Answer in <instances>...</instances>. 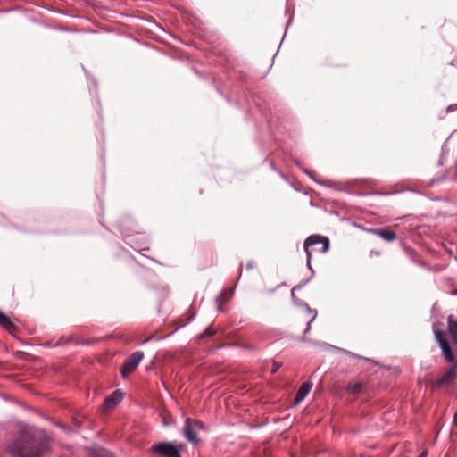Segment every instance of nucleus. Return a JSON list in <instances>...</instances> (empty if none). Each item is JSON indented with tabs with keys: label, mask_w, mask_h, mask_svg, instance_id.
Segmentation results:
<instances>
[{
	"label": "nucleus",
	"mask_w": 457,
	"mask_h": 457,
	"mask_svg": "<svg viewBox=\"0 0 457 457\" xmlns=\"http://www.w3.org/2000/svg\"><path fill=\"white\" fill-rule=\"evenodd\" d=\"M50 438L41 432L15 441L11 446L13 457H41L49 449Z\"/></svg>",
	"instance_id": "obj_1"
},
{
	"label": "nucleus",
	"mask_w": 457,
	"mask_h": 457,
	"mask_svg": "<svg viewBox=\"0 0 457 457\" xmlns=\"http://www.w3.org/2000/svg\"><path fill=\"white\" fill-rule=\"evenodd\" d=\"M151 451L163 457H182V445L176 442H158L152 445Z\"/></svg>",
	"instance_id": "obj_2"
},
{
	"label": "nucleus",
	"mask_w": 457,
	"mask_h": 457,
	"mask_svg": "<svg viewBox=\"0 0 457 457\" xmlns=\"http://www.w3.org/2000/svg\"><path fill=\"white\" fill-rule=\"evenodd\" d=\"M203 427L204 424L200 420L187 418L183 428V436L188 442L196 444L199 442V438L197 436L195 428Z\"/></svg>",
	"instance_id": "obj_3"
},
{
	"label": "nucleus",
	"mask_w": 457,
	"mask_h": 457,
	"mask_svg": "<svg viewBox=\"0 0 457 457\" xmlns=\"http://www.w3.org/2000/svg\"><path fill=\"white\" fill-rule=\"evenodd\" d=\"M143 358L144 353L141 351L134 352L129 358H127L120 369L122 378H127V376L138 366Z\"/></svg>",
	"instance_id": "obj_4"
},
{
	"label": "nucleus",
	"mask_w": 457,
	"mask_h": 457,
	"mask_svg": "<svg viewBox=\"0 0 457 457\" xmlns=\"http://www.w3.org/2000/svg\"><path fill=\"white\" fill-rule=\"evenodd\" d=\"M457 377V363H454L440 378L436 381V386H441L451 384Z\"/></svg>",
	"instance_id": "obj_5"
},
{
	"label": "nucleus",
	"mask_w": 457,
	"mask_h": 457,
	"mask_svg": "<svg viewBox=\"0 0 457 457\" xmlns=\"http://www.w3.org/2000/svg\"><path fill=\"white\" fill-rule=\"evenodd\" d=\"M323 345H324L325 349H331V350H333L337 353H345V354H347V355H349L351 357L357 358L359 360H363V361H370V362L373 361V360H371L370 358H368V357L357 354L355 353H353L351 351H348V350H345V349H343V348H340V347H337V346H334V345H329V344H324Z\"/></svg>",
	"instance_id": "obj_6"
},
{
	"label": "nucleus",
	"mask_w": 457,
	"mask_h": 457,
	"mask_svg": "<svg viewBox=\"0 0 457 457\" xmlns=\"http://www.w3.org/2000/svg\"><path fill=\"white\" fill-rule=\"evenodd\" d=\"M312 387V383L305 382L301 385L298 391L296 392L294 403L295 404H298L303 402L305 397L309 395L311 389Z\"/></svg>",
	"instance_id": "obj_7"
},
{
	"label": "nucleus",
	"mask_w": 457,
	"mask_h": 457,
	"mask_svg": "<svg viewBox=\"0 0 457 457\" xmlns=\"http://www.w3.org/2000/svg\"><path fill=\"white\" fill-rule=\"evenodd\" d=\"M123 397V394L120 390H115L104 400V404L107 408H113L116 406Z\"/></svg>",
	"instance_id": "obj_8"
},
{
	"label": "nucleus",
	"mask_w": 457,
	"mask_h": 457,
	"mask_svg": "<svg viewBox=\"0 0 457 457\" xmlns=\"http://www.w3.org/2000/svg\"><path fill=\"white\" fill-rule=\"evenodd\" d=\"M125 240L126 243L136 251L140 252L149 250L148 246L145 245L143 243L139 242L137 238L133 237L130 235H126Z\"/></svg>",
	"instance_id": "obj_9"
},
{
	"label": "nucleus",
	"mask_w": 457,
	"mask_h": 457,
	"mask_svg": "<svg viewBox=\"0 0 457 457\" xmlns=\"http://www.w3.org/2000/svg\"><path fill=\"white\" fill-rule=\"evenodd\" d=\"M372 231L376 235L379 236L381 238H383L384 240H386L387 242H391V241L395 240L396 237L395 233L393 230L388 229V228L372 229Z\"/></svg>",
	"instance_id": "obj_10"
},
{
	"label": "nucleus",
	"mask_w": 457,
	"mask_h": 457,
	"mask_svg": "<svg viewBox=\"0 0 457 457\" xmlns=\"http://www.w3.org/2000/svg\"><path fill=\"white\" fill-rule=\"evenodd\" d=\"M445 359L449 362L454 361V355L453 353L451 345L448 341L443 342L440 345Z\"/></svg>",
	"instance_id": "obj_11"
},
{
	"label": "nucleus",
	"mask_w": 457,
	"mask_h": 457,
	"mask_svg": "<svg viewBox=\"0 0 457 457\" xmlns=\"http://www.w3.org/2000/svg\"><path fill=\"white\" fill-rule=\"evenodd\" d=\"M0 326H2L4 328H5L10 333H12V329L15 328L14 323L2 311H0Z\"/></svg>",
	"instance_id": "obj_12"
},
{
	"label": "nucleus",
	"mask_w": 457,
	"mask_h": 457,
	"mask_svg": "<svg viewBox=\"0 0 457 457\" xmlns=\"http://www.w3.org/2000/svg\"><path fill=\"white\" fill-rule=\"evenodd\" d=\"M315 239V237H308L303 243V249L306 254V261L311 262L312 261V253L310 251V247L312 245H317V242Z\"/></svg>",
	"instance_id": "obj_13"
},
{
	"label": "nucleus",
	"mask_w": 457,
	"mask_h": 457,
	"mask_svg": "<svg viewBox=\"0 0 457 457\" xmlns=\"http://www.w3.org/2000/svg\"><path fill=\"white\" fill-rule=\"evenodd\" d=\"M448 330L451 334L453 340L457 344V320H454L453 316L450 315L447 319Z\"/></svg>",
	"instance_id": "obj_14"
},
{
	"label": "nucleus",
	"mask_w": 457,
	"mask_h": 457,
	"mask_svg": "<svg viewBox=\"0 0 457 457\" xmlns=\"http://www.w3.org/2000/svg\"><path fill=\"white\" fill-rule=\"evenodd\" d=\"M310 237H315V239L317 242V245L318 244H321L322 245V249L320 250V253H326L328 252L329 250V247H330V242H329V239L328 237H321L320 235H311Z\"/></svg>",
	"instance_id": "obj_15"
},
{
	"label": "nucleus",
	"mask_w": 457,
	"mask_h": 457,
	"mask_svg": "<svg viewBox=\"0 0 457 457\" xmlns=\"http://www.w3.org/2000/svg\"><path fill=\"white\" fill-rule=\"evenodd\" d=\"M234 289H230L228 292L226 290H222L218 296L215 298V302L219 303L221 299L225 301L228 300L233 295Z\"/></svg>",
	"instance_id": "obj_16"
},
{
	"label": "nucleus",
	"mask_w": 457,
	"mask_h": 457,
	"mask_svg": "<svg viewBox=\"0 0 457 457\" xmlns=\"http://www.w3.org/2000/svg\"><path fill=\"white\" fill-rule=\"evenodd\" d=\"M295 164L301 169V170L305 173L311 179H312L313 181H315L316 183L318 184H320V185H325V183H321V182H319L312 175V173L307 170L306 168L303 167L299 162L295 161ZM327 187H328V184H326Z\"/></svg>",
	"instance_id": "obj_17"
},
{
	"label": "nucleus",
	"mask_w": 457,
	"mask_h": 457,
	"mask_svg": "<svg viewBox=\"0 0 457 457\" xmlns=\"http://www.w3.org/2000/svg\"><path fill=\"white\" fill-rule=\"evenodd\" d=\"M347 390L352 394H359L361 390V385L360 383L349 385Z\"/></svg>",
	"instance_id": "obj_18"
},
{
	"label": "nucleus",
	"mask_w": 457,
	"mask_h": 457,
	"mask_svg": "<svg viewBox=\"0 0 457 457\" xmlns=\"http://www.w3.org/2000/svg\"><path fill=\"white\" fill-rule=\"evenodd\" d=\"M71 337H61L57 342L53 344V347L63 346L71 341Z\"/></svg>",
	"instance_id": "obj_19"
},
{
	"label": "nucleus",
	"mask_w": 457,
	"mask_h": 457,
	"mask_svg": "<svg viewBox=\"0 0 457 457\" xmlns=\"http://www.w3.org/2000/svg\"><path fill=\"white\" fill-rule=\"evenodd\" d=\"M214 330H212L211 328H206L204 331L197 336L198 340H202L205 337H212L214 335Z\"/></svg>",
	"instance_id": "obj_20"
},
{
	"label": "nucleus",
	"mask_w": 457,
	"mask_h": 457,
	"mask_svg": "<svg viewBox=\"0 0 457 457\" xmlns=\"http://www.w3.org/2000/svg\"><path fill=\"white\" fill-rule=\"evenodd\" d=\"M96 457H114V455L106 449L101 448L96 452Z\"/></svg>",
	"instance_id": "obj_21"
},
{
	"label": "nucleus",
	"mask_w": 457,
	"mask_h": 457,
	"mask_svg": "<svg viewBox=\"0 0 457 457\" xmlns=\"http://www.w3.org/2000/svg\"><path fill=\"white\" fill-rule=\"evenodd\" d=\"M435 337L438 345H440L443 342H446L447 340L444 337V333L440 330L435 331Z\"/></svg>",
	"instance_id": "obj_22"
},
{
	"label": "nucleus",
	"mask_w": 457,
	"mask_h": 457,
	"mask_svg": "<svg viewBox=\"0 0 457 457\" xmlns=\"http://www.w3.org/2000/svg\"><path fill=\"white\" fill-rule=\"evenodd\" d=\"M295 304H297L298 306L300 307H303L305 309V311L308 312V313H312L313 314V311H315L314 309H311L310 306L303 301H298L295 303Z\"/></svg>",
	"instance_id": "obj_23"
},
{
	"label": "nucleus",
	"mask_w": 457,
	"mask_h": 457,
	"mask_svg": "<svg viewBox=\"0 0 457 457\" xmlns=\"http://www.w3.org/2000/svg\"><path fill=\"white\" fill-rule=\"evenodd\" d=\"M316 317H317V311H313L312 319L306 324V328L303 331L304 334H307L311 330V324L316 319Z\"/></svg>",
	"instance_id": "obj_24"
},
{
	"label": "nucleus",
	"mask_w": 457,
	"mask_h": 457,
	"mask_svg": "<svg viewBox=\"0 0 457 457\" xmlns=\"http://www.w3.org/2000/svg\"><path fill=\"white\" fill-rule=\"evenodd\" d=\"M303 287H304V285H303V284H301V285H298V286L294 287V288L292 289V292H291V297H292V300H293V302H294L295 303L297 302V299H296V298H295V293H294V291H295V290H296V289H301V288H303Z\"/></svg>",
	"instance_id": "obj_25"
},
{
	"label": "nucleus",
	"mask_w": 457,
	"mask_h": 457,
	"mask_svg": "<svg viewBox=\"0 0 457 457\" xmlns=\"http://www.w3.org/2000/svg\"><path fill=\"white\" fill-rule=\"evenodd\" d=\"M270 169L273 170L274 171H277L279 176L284 179V180H287V177L285 176V174L279 170H277V168L275 167L274 163L272 162H270Z\"/></svg>",
	"instance_id": "obj_26"
},
{
	"label": "nucleus",
	"mask_w": 457,
	"mask_h": 457,
	"mask_svg": "<svg viewBox=\"0 0 457 457\" xmlns=\"http://www.w3.org/2000/svg\"><path fill=\"white\" fill-rule=\"evenodd\" d=\"M281 367V363L278 361H273L272 368H271V373H276Z\"/></svg>",
	"instance_id": "obj_27"
},
{
	"label": "nucleus",
	"mask_w": 457,
	"mask_h": 457,
	"mask_svg": "<svg viewBox=\"0 0 457 457\" xmlns=\"http://www.w3.org/2000/svg\"><path fill=\"white\" fill-rule=\"evenodd\" d=\"M239 346L241 348L246 349V350H255L254 345H250V344H240Z\"/></svg>",
	"instance_id": "obj_28"
},
{
	"label": "nucleus",
	"mask_w": 457,
	"mask_h": 457,
	"mask_svg": "<svg viewBox=\"0 0 457 457\" xmlns=\"http://www.w3.org/2000/svg\"><path fill=\"white\" fill-rule=\"evenodd\" d=\"M254 265H255L254 261L250 260V261H248V262H246V264H245V269L249 270L253 269Z\"/></svg>",
	"instance_id": "obj_29"
},
{
	"label": "nucleus",
	"mask_w": 457,
	"mask_h": 457,
	"mask_svg": "<svg viewBox=\"0 0 457 457\" xmlns=\"http://www.w3.org/2000/svg\"><path fill=\"white\" fill-rule=\"evenodd\" d=\"M310 270H311V272H312V275H311V277H310L309 278H307L306 280H304V281H303V284L304 286H305L307 283H309V282H310V280H311V279L312 278V277L314 276V273H315V272H314L313 268H311V269H310Z\"/></svg>",
	"instance_id": "obj_30"
},
{
	"label": "nucleus",
	"mask_w": 457,
	"mask_h": 457,
	"mask_svg": "<svg viewBox=\"0 0 457 457\" xmlns=\"http://www.w3.org/2000/svg\"><path fill=\"white\" fill-rule=\"evenodd\" d=\"M292 21H293V15H290V17L287 22L286 30L287 29L288 26L292 23Z\"/></svg>",
	"instance_id": "obj_31"
},
{
	"label": "nucleus",
	"mask_w": 457,
	"mask_h": 457,
	"mask_svg": "<svg viewBox=\"0 0 457 457\" xmlns=\"http://www.w3.org/2000/svg\"><path fill=\"white\" fill-rule=\"evenodd\" d=\"M457 109V104L456 105H450L448 108H447V111L448 112H452L453 110Z\"/></svg>",
	"instance_id": "obj_32"
},
{
	"label": "nucleus",
	"mask_w": 457,
	"mask_h": 457,
	"mask_svg": "<svg viewBox=\"0 0 457 457\" xmlns=\"http://www.w3.org/2000/svg\"><path fill=\"white\" fill-rule=\"evenodd\" d=\"M306 267H307L309 270H310L311 268H312V265H311V262L306 261Z\"/></svg>",
	"instance_id": "obj_33"
},
{
	"label": "nucleus",
	"mask_w": 457,
	"mask_h": 457,
	"mask_svg": "<svg viewBox=\"0 0 457 457\" xmlns=\"http://www.w3.org/2000/svg\"><path fill=\"white\" fill-rule=\"evenodd\" d=\"M452 295H457V289H453L450 293Z\"/></svg>",
	"instance_id": "obj_34"
},
{
	"label": "nucleus",
	"mask_w": 457,
	"mask_h": 457,
	"mask_svg": "<svg viewBox=\"0 0 457 457\" xmlns=\"http://www.w3.org/2000/svg\"><path fill=\"white\" fill-rule=\"evenodd\" d=\"M195 319V314L192 313L189 317H188V322L191 321L192 320Z\"/></svg>",
	"instance_id": "obj_35"
},
{
	"label": "nucleus",
	"mask_w": 457,
	"mask_h": 457,
	"mask_svg": "<svg viewBox=\"0 0 457 457\" xmlns=\"http://www.w3.org/2000/svg\"><path fill=\"white\" fill-rule=\"evenodd\" d=\"M418 457H427V453L423 452Z\"/></svg>",
	"instance_id": "obj_36"
},
{
	"label": "nucleus",
	"mask_w": 457,
	"mask_h": 457,
	"mask_svg": "<svg viewBox=\"0 0 457 457\" xmlns=\"http://www.w3.org/2000/svg\"><path fill=\"white\" fill-rule=\"evenodd\" d=\"M152 338H153L152 337H149L146 339H145L143 343L145 344V343L149 342Z\"/></svg>",
	"instance_id": "obj_37"
},
{
	"label": "nucleus",
	"mask_w": 457,
	"mask_h": 457,
	"mask_svg": "<svg viewBox=\"0 0 457 457\" xmlns=\"http://www.w3.org/2000/svg\"><path fill=\"white\" fill-rule=\"evenodd\" d=\"M217 311L218 312H223V308L220 305H218Z\"/></svg>",
	"instance_id": "obj_38"
},
{
	"label": "nucleus",
	"mask_w": 457,
	"mask_h": 457,
	"mask_svg": "<svg viewBox=\"0 0 457 457\" xmlns=\"http://www.w3.org/2000/svg\"><path fill=\"white\" fill-rule=\"evenodd\" d=\"M74 424L77 426V427H79V422L77 420H74Z\"/></svg>",
	"instance_id": "obj_39"
},
{
	"label": "nucleus",
	"mask_w": 457,
	"mask_h": 457,
	"mask_svg": "<svg viewBox=\"0 0 457 457\" xmlns=\"http://www.w3.org/2000/svg\"><path fill=\"white\" fill-rule=\"evenodd\" d=\"M58 426H59L60 428H62L63 430H66V427H65V426L61 425V424H59Z\"/></svg>",
	"instance_id": "obj_40"
},
{
	"label": "nucleus",
	"mask_w": 457,
	"mask_h": 457,
	"mask_svg": "<svg viewBox=\"0 0 457 457\" xmlns=\"http://www.w3.org/2000/svg\"><path fill=\"white\" fill-rule=\"evenodd\" d=\"M46 347H53V345H52V344H50V343H47V344H46Z\"/></svg>",
	"instance_id": "obj_41"
},
{
	"label": "nucleus",
	"mask_w": 457,
	"mask_h": 457,
	"mask_svg": "<svg viewBox=\"0 0 457 457\" xmlns=\"http://www.w3.org/2000/svg\"><path fill=\"white\" fill-rule=\"evenodd\" d=\"M443 162H442V157L440 158V160L438 161V165H442Z\"/></svg>",
	"instance_id": "obj_42"
},
{
	"label": "nucleus",
	"mask_w": 457,
	"mask_h": 457,
	"mask_svg": "<svg viewBox=\"0 0 457 457\" xmlns=\"http://www.w3.org/2000/svg\"><path fill=\"white\" fill-rule=\"evenodd\" d=\"M301 341H302V342H305V341H306L305 337H303L301 338Z\"/></svg>",
	"instance_id": "obj_43"
},
{
	"label": "nucleus",
	"mask_w": 457,
	"mask_h": 457,
	"mask_svg": "<svg viewBox=\"0 0 457 457\" xmlns=\"http://www.w3.org/2000/svg\"><path fill=\"white\" fill-rule=\"evenodd\" d=\"M439 181H441V179L435 180V182H439ZM432 183H434V181H432Z\"/></svg>",
	"instance_id": "obj_44"
},
{
	"label": "nucleus",
	"mask_w": 457,
	"mask_h": 457,
	"mask_svg": "<svg viewBox=\"0 0 457 457\" xmlns=\"http://www.w3.org/2000/svg\"><path fill=\"white\" fill-rule=\"evenodd\" d=\"M241 274H242V270L240 269V270H239V277L241 276Z\"/></svg>",
	"instance_id": "obj_45"
}]
</instances>
